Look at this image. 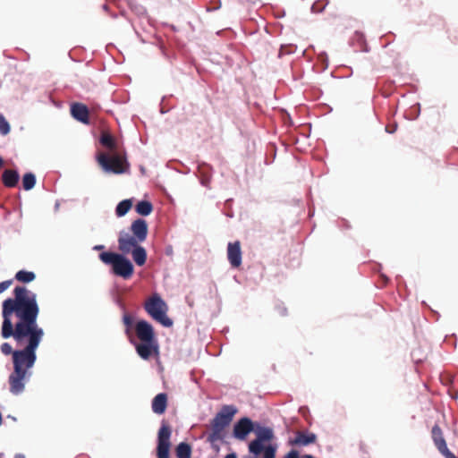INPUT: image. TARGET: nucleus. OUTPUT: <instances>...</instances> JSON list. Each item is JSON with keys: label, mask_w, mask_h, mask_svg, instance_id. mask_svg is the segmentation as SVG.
<instances>
[{"label": "nucleus", "mask_w": 458, "mask_h": 458, "mask_svg": "<svg viewBox=\"0 0 458 458\" xmlns=\"http://www.w3.org/2000/svg\"><path fill=\"white\" fill-rule=\"evenodd\" d=\"M13 298L3 301L1 335L13 337L18 344L28 341L22 350L13 352V369L26 371L34 366L44 330L37 323L39 307L36 294L24 286H16Z\"/></svg>", "instance_id": "1"}, {"label": "nucleus", "mask_w": 458, "mask_h": 458, "mask_svg": "<svg viewBox=\"0 0 458 458\" xmlns=\"http://www.w3.org/2000/svg\"><path fill=\"white\" fill-rule=\"evenodd\" d=\"M100 144L107 148V152L97 155V160L105 172H128L130 164L123 150L120 149L114 137L104 132L99 138Z\"/></svg>", "instance_id": "2"}, {"label": "nucleus", "mask_w": 458, "mask_h": 458, "mask_svg": "<svg viewBox=\"0 0 458 458\" xmlns=\"http://www.w3.org/2000/svg\"><path fill=\"white\" fill-rule=\"evenodd\" d=\"M135 334L140 344L135 345L139 356L143 360H148L153 354H158V344L154 328L146 320H140L135 325Z\"/></svg>", "instance_id": "3"}, {"label": "nucleus", "mask_w": 458, "mask_h": 458, "mask_svg": "<svg viewBox=\"0 0 458 458\" xmlns=\"http://www.w3.org/2000/svg\"><path fill=\"white\" fill-rule=\"evenodd\" d=\"M237 412L238 409L234 405H224L221 408L210 420L208 426L210 431L208 435V441L209 443L214 444L225 438L226 428L229 427Z\"/></svg>", "instance_id": "4"}, {"label": "nucleus", "mask_w": 458, "mask_h": 458, "mask_svg": "<svg viewBox=\"0 0 458 458\" xmlns=\"http://www.w3.org/2000/svg\"><path fill=\"white\" fill-rule=\"evenodd\" d=\"M132 235L124 233L118 238V248L124 253L128 254L136 243L142 242L148 235V224L144 219L139 218L132 222L131 225Z\"/></svg>", "instance_id": "5"}, {"label": "nucleus", "mask_w": 458, "mask_h": 458, "mask_svg": "<svg viewBox=\"0 0 458 458\" xmlns=\"http://www.w3.org/2000/svg\"><path fill=\"white\" fill-rule=\"evenodd\" d=\"M99 259L104 264L112 266V271L115 276L129 279L133 275L132 263L122 254L106 251L99 254Z\"/></svg>", "instance_id": "6"}, {"label": "nucleus", "mask_w": 458, "mask_h": 458, "mask_svg": "<svg viewBox=\"0 0 458 458\" xmlns=\"http://www.w3.org/2000/svg\"><path fill=\"white\" fill-rule=\"evenodd\" d=\"M146 312L156 321L164 327H170L173 326V321L166 316L168 310L167 304L157 294H152L144 303Z\"/></svg>", "instance_id": "7"}, {"label": "nucleus", "mask_w": 458, "mask_h": 458, "mask_svg": "<svg viewBox=\"0 0 458 458\" xmlns=\"http://www.w3.org/2000/svg\"><path fill=\"white\" fill-rule=\"evenodd\" d=\"M172 429L170 426L163 421L157 433V457L170 458V447Z\"/></svg>", "instance_id": "8"}, {"label": "nucleus", "mask_w": 458, "mask_h": 458, "mask_svg": "<svg viewBox=\"0 0 458 458\" xmlns=\"http://www.w3.org/2000/svg\"><path fill=\"white\" fill-rule=\"evenodd\" d=\"M274 437L271 428H263L258 432V437L255 440L251 441L249 445V450L251 454L258 455L262 451L265 453V448L262 442L270 441Z\"/></svg>", "instance_id": "9"}, {"label": "nucleus", "mask_w": 458, "mask_h": 458, "mask_svg": "<svg viewBox=\"0 0 458 458\" xmlns=\"http://www.w3.org/2000/svg\"><path fill=\"white\" fill-rule=\"evenodd\" d=\"M253 428L254 426L251 420L243 417L234 424L233 435L238 440H245Z\"/></svg>", "instance_id": "10"}, {"label": "nucleus", "mask_w": 458, "mask_h": 458, "mask_svg": "<svg viewBox=\"0 0 458 458\" xmlns=\"http://www.w3.org/2000/svg\"><path fill=\"white\" fill-rule=\"evenodd\" d=\"M27 376L26 371L13 369L9 376L10 391L13 394H19L24 390V381Z\"/></svg>", "instance_id": "11"}, {"label": "nucleus", "mask_w": 458, "mask_h": 458, "mask_svg": "<svg viewBox=\"0 0 458 458\" xmlns=\"http://www.w3.org/2000/svg\"><path fill=\"white\" fill-rule=\"evenodd\" d=\"M242 249L241 242L235 241L227 245V259L232 267L238 268L242 265Z\"/></svg>", "instance_id": "12"}, {"label": "nucleus", "mask_w": 458, "mask_h": 458, "mask_svg": "<svg viewBox=\"0 0 458 458\" xmlns=\"http://www.w3.org/2000/svg\"><path fill=\"white\" fill-rule=\"evenodd\" d=\"M71 114L78 122L89 124V111L86 105L81 103L72 104Z\"/></svg>", "instance_id": "13"}, {"label": "nucleus", "mask_w": 458, "mask_h": 458, "mask_svg": "<svg viewBox=\"0 0 458 458\" xmlns=\"http://www.w3.org/2000/svg\"><path fill=\"white\" fill-rule=\"evenodd\" d=\"M152 411L156 414H163L165 413L167 407V394L165 393H160L157 394L152 400Z\"/></svg>", "instance_id": "14"}, {"label": "nucleus", "mask_w": 458, "mask_h": 458, "mask_svg": "<svg viewBox=\"0 0 458 458\" xmlns=\"http://www.w3.org/2000/svg\"><path fill=\"white\" fill-rule=\"evenodd\" d=\"M431 437L432 440L434 442L435 446L437 450L442 449L443 447L446 446V441L444 437L443 431L439 425L436 424L433 426L431 430Z\"/></svg>", "instance_id": "15"}, {"label": "nucleus", "mask_w": 458, "mask_h": 458, "mask_svg": "<svg viewBox=\"0 0 458 458\" xmlns=\"http://www.w3.org/2000/svg\"><path fill=\"white\" fill-rule=\"evenodd\" d=\"M316 438V435L313 433L306 434L304 432L299 431L297 432L295 438L291 442V444L295 445H308L315 443Z\"/></svg>", "instance_id": "16"}, {"label": "nucleus", "mask_w": 458, "mask_h": 458, "mask_svg": "<svg viewBox=\"0 0 458 458\" xmlns=\"http://www.w3.org/2000/svg\"><path fill=\"white\" fill-rule=\"evenodd\" d=\"M130 252H131L132 259L138 266H143L146 263V250L142 246L139 245V243H136V246H133Z\"/></svg>", "instance_id": "17"}, {"label": "nucleus", "mask_w": 458, "mask_h": 458, "mask_svg": "<svg viewBox=\"0 0 458 458\" xmlns=\"http://www.w3.org/2000/svg\"><path fill=\"white\" fill-rule=\"evenodd\" d=\"M135 209L139 215L148 216L153 211V205L148 200H141L138 202Z\"/></svg>", "instance_id": "18"}, {"label": "nucleus", "mask_w": 458, "mask_h": 458, "mask_svg": "<svg viewBox=\"0 0 458 458\" xmlns=\"http://www.w3.org/2000/svg\"><path fill=\"white\" fill-rule=\"evenodd\" d=\"M177 458H191V447L189 444L182 442L175 449Z\"/></svg>", "instance_id": "19"}, {"label": "nucleus", "mask_w": 458, "mask_h": 458, "mask_svg": "<svg viewBox=\"0 0 458 458\" xmlns=\"http://www.w3.org/2000/svg\"><path fill=\"white\" fill-rule=\"evenodd\" d=\"M19 179V174H2V181L6 187H15Z\"/></svg>", "instance_id": "20"}, {"label": "nucleus", "mask_w": 458, "mask_h": 458, "mask_svg": "<svg viewBox=\"0 0 458 458\" xmlns=\"http://www.w3.org/2000/svg\"><path fill=\"white\" fill-rule=\"evenodd\" d=\"M132 206L131 199L122 200L116 207L115 213L118 216H123L128 213Z\"/></svg>", "instance_id": "21"}, {"label": "nucleus", "mask_w": 458, "mask_h": 458, "mask_svg": "<svg viewBox=\"0 0 458 458\" xmlns=\"http://www.w3.org/2000/svg\"><path fill=\"white\" fill-rule=\"evenodd\" d=\"M33 272L20 270L15 275V279L22 283H30L35 279Z\"/></svg>", "instance_id": "22"}, {"label": "nucleus", "mask_w": 458, "mask_h": 458, "mask_svg": "<svg viewBox=\"0 0 458 458\" xmlns=\"http://www.w3.org/2000/svg\"><path fill=\"white\" fill-rule=\"evenodd\" d=\"M36 183V178L34 174H24L22 178V187L24 190H31Z\"/></svg>", "instance_id": "23"}, {"label": "nucleus", "mask_w": 458, "mask_h": 458, "mask_svg": "<svg viewBox=\"0 0 458 458\" xmlns=\"http://www.w3.org/2000/svg\"><path fill=\"white\" fill-rule=\"evenodd\" d=\"M123 322L125 326V334L131 339V327L133 324V318L129 313H125L123 316Z\"/></svg>", "instance_id": "24"}, {"label": "nucleus", "mask_w": 458, "mask_h": 458, "mask_svg": "<svg viewBox=\"0 0 458 458\" xmlns=\"http://www.w3.org/2000/svg\"><path fill=\"white\" fill-rule=\"evenodd\" d=\"M328 4V0H318L311 6L312 13H322Z\"/></svg>", "instance_id": "25"}, {"label": "nucleus", "mask_w": 458, "mask_h": 458, "mask_svg": "<svg viewBox=\"0 0 458 458\" xmlns=\"http://www.w3.org/2000/svg\"><path fill=\"white\" fill-rule=\"evenodd\" d=\"M10 124L3 114H0V133L6 135L10 132Z\"/></svg>", "instance_id": "26"}, {"label": "nucleus", "mask_w": 458, "mask_h": 458, "mask_svg": "<svg viewBox=\"0 0 458 458\" xmlns=\"http://www.w3.org/2000/svg\"><path fill=\"white\" fill-rule=\"evenodd\" d=\"M438 452L445 457V458H458L456 455L452 453L449 448L446 446L443 447L442 449L438 450Z\"/></svg>", "instance_id": "27"}, {"label": "nucleus", "mask_w": 458, "mask_h": 458, "mask_svg": "<svg viewBox=\"0 0 458 458\" xmlns=\"http://www.w3.org/2000/svg\"><path fill=\"white\" fill-rule=\"evenodd\" d=\"M276 457V448L272 445H268L265 448V457L264 458H275Z\"/></svg>", "instance_id": "28"}, {"label": "nucleus", "mask_w": 458, "mask_h": 458, "mask_svg": "<svg viewBox=\"0 0 458 458\" xmlns=\"http://www.w3.org/2000/svg\"><path fill=\"white\" fill-rule=\"evenodd\" d=\"M1 352L4 354V355H9V354H12L13 355V352L14 351H13V348L11 346L10 344L8 343H4L2 344L1 345Z\"/></svg>", "instance_id": "29"}, {"label": "nucleus", "mask_w": 458, "mask_h": 458, "mask_svg": "<svg viewBox=\"0 0 458 458\" xmlns=\"http://www.w3.org/2000/svg\"><path fill=\"white\" fill-rule=\"evenodd\" d=\"M12 283H13L12 280H7V281H4V282L0 283V293H2L6 289H8L10 287V285L12 284Z\"/></svg>", "instance_id": "30"}, {"label": "nucleus", "mask_w": 458, "mask_h": 458, "mask_svg": "<svg viewBox=\"0 0 458 458\" xmlns=\"http://www.w3.org/2000/svg\"><path fill=\"white\" fill-rule=\"evenodd\" d=\"M318 57H319L320 61L324 63V64H325V69H327V66H328V64H327V55L325 52H322V53L319 55V56H318Z\"/></svg>", "instance_id": "31"}, {"label": "nucleus", "mask_w": 458, "mask_h": 458, "mask_svg": "<svg viewBox=\"0 0 458 458\" xmlns=\"http://www.w3.org/2000/svg\"><path fill=\"white\" fill-rule=\"evenodd\" d=\"M202 177L200 178V182L203 185L208 186V174H201Z\"/></svg>", "instance_id": "32"}, {"label": "nucleus", "mask_w": 458, "mask_h": 458, "mask_svg": "<svg viewBox=\"0 0 458 458\" xmlns=\"http://www.w3.org/2000/svg\"><path fill=\"white\" fill-rule=\"evenodd\" d=\"M285 458H299V454L297 451L292 450L287 454Z\"/></svg>", "instance_id": "33"}, {"label": "nucleus", "mask_w": 458, "mask_h": 458, "mask_svg": "<svg viewBox=\"0 0 458 458\" xmlns=\"http://www.w3.org/2000/svg\"><path fill=\"white\" fill-rule=\"evenodd\" d=\"M397 129V124L395 123L392 128H390L389 126H386V131L387 133H394Z\"/></svg>", "instance_id": "34"}, {"label": "nucleus", "mask_w": 458, "mask_h": 458, "mask_svg": "<svg viewBox=\"0 0 458 458\" xmlns=\"http://www.w3.org/2000/svg\"><path fill=\"white\" fill-rule=\"evenodd\" d=\"M278 312H279L282 316H284V315H285V314H286V309H285V308H284V307H278Z\"/></svg>", "instance_id": "35"}, {"label": "nucleus", "mask_w": 458, "mask_h": 458, "mask_svg": "<svg viewBox=\"0 0 458 458\" xmlns=\"http://www.w3.org/2000/svg\"><path fill=\"white\" fill-rule=\"evenodd\" d=\"M225 458H237V455L234 453H232V454L225 455Z\"/></svg>", "instance_id": "36"}, {"label": "nucleus", "mask_w": 458, "mask_h": 458, "mask_svg": "<svg viewBox=\"0 0 458 458\" xmlns=\"http://www.w3.org/2000/svg\"><path fill=\"white\" fill-rule=\"evenodd\" d=\"M104 248H105L104 245H96L93 249L99 250H103Z\"/></svg>", "instance_id": "37"}, {"label": "nucleus", "mask_w": 458, "mask_h": 458, "mask_svg": "<svg viewBox=\"0 0 458 458\" xmlns=\"http://www.w3.org/2000/svg\"><path fill=\"white\" fill-rule=\"evenodd\" d=\"M14 458H25V455L22 454H17Z\"/></svg>", "instance_id": "38"}, {"label": "nucleus", "mask_w": 458, "mask_h": 458, "mask_svg": "<svg viewBox=\"0 0 458 458\" xmlns=\"http://www.w3.org/2000/svg\"><path fill=\"white\" fill-rule=\"evenodd\" d=\"M4 172L9 173V172H18L16 169H5Z\"/></svg>", "instance_id": "39"}, {"label": "nucleus", "mask_w": 458, "mask_h": 458, "mask_svg": "<svg viewBox=\"0 0 458 458\" xmlns=\"http://www.w3.org/2000/svg\"><path fill=\"white\" fill-rule=\"evenodd\" d=\"M301 458H314L312 455L305 454Z\"/></svg>", "instance_id": "40"}, {"label": "nucleus", "mask_w": 458, "mask_h": 458, "mask_svg": "<svg viewBox=\"0 0 458 458\" xmlns=\"http://www.w3.org/2000/svg\"><path fill=\"white\" fill-rule=\"evenodd\" d=\"M4 165V159L0 157V168L3 166Z\"/></svg>", "instance_id": "41"}, {"label": "nucleus", "mask_w": 458, "mask_h": 458, "mask_svg": "<svg viewBox=\"0 0 458 458\" xmlns=\"http://www.w3.org/2000/svg\"><path fill=\"white\" fill-rule=\"evenodd\" d=\"M103 9H104V10H107V9H108V5H107V4H104V5H103Z\"/></svg>", "instance_id": "42"}, {"label": "nucleus", "mask_w": 458, "mask_h": 458, "mask_svg": "<svg viewBox=\"0 0 458 458\" xmlns=\"http://www.w3.org/2000/svg\"><path fill=\"white\" fill-rule=\"evenodd\" d=\"M140 172H141V173H144V172H145V170H144V168H143L142 166H140Z\"/></svg>", "instance_id": "43"}]
</instances>
